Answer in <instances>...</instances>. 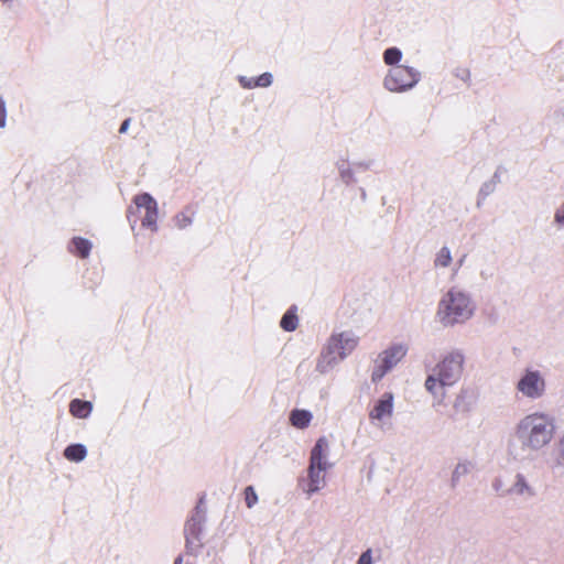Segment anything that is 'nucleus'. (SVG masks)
<instances>
[{"instance_id": "nucleus-12", "label": "nucleus", "mask_w": 564, "mask_h": 564, "mask_svg": "<svg viewBox=\"0 0 564 564\" xmlns=\"http://www.w3.org/2000/svg\"><path fill=\"white\" fill-rule=\"evenodd\" d=\"M503 494L530 499L535 496L536 491L528 478L523 474L518 473L516 474L510 487L506 489Z\"/></svg>"}, {"instance_id": "nucleus-13", "label": "nucleus", "mask_w": 564, "mask_h": 564, "mask_svg": "<svg viewBox=\"0 0 564 564\" xmlns=\"http://www.w3.org/2000/svg\"><path fill=\"white\" fill-rule=\"evenodd\" d=\"M344 360V357L339 355L337 349H335L329 341H327V345L323 349L317 364H316V370L319 373H327L333 368H335L340 361Z\"/></svg>"}, {"instance_id": "nucleus-14", "label": "nucleus", "mask_w": 564, "mask_h": 564, "mask_svg": "<svg viewBox=\"0 0 564 564\" xmlns=\"http://www.w3.org/2000/svg\"><path fill=\"white\" fill-rule=\"evenodd\" d=\"M312 419L313 414L310 411L303 409H295L291 411L289 417L292 426L300 430L306 429L310 425Z\"/></svg>"}, {"instance_id": "nucleus-35", "label": "nucleus", "mask_w": 564, "mask_h": 564, "mask_svg": "<svg viewBox=\"0 0 564 564\" xmlns=\"http://www.w3.org/2000/svg\"><path fill=\"white\" fill-rule=\"evenodd\" d=\"M174 564H182V558L181 557H177L174 562Z\"/></svg>"}, {"instance_id": "nucleus-24", "label": "nucleus", "mask_w": 564, "mask_h": 564, "mask_svg": "<svg viewBox=\"0 0 564 564\" xmlns=\"http://www.w3.org/2000/svg\"><path fill=\"white\" fill-rule=\"evenodd\" d=\"M174 225L177 229L180 230H183L185 228H187L188 226L192 225L193 223V215L189 214L188 212L184 210V212H181L178 213L175 217H174Z\"/></svg>"}, {"instance_id": "nucleus-29", "label": "nucleus", "mask_w": 564, "mask_h": 564, "mask_svg": "<svg viewBox=\"0 0 564 564\" xmlns=\"http://www.w3.org/2000/svg\"><path fill=\"white\" fill-rule=\"evenodd\" d=\"M496 184L497 182L495 180L484 183L480 187L479 194L485 197L490 195L495 191Z\"/></svg>"}, {"instance_id": "nucleus-16", "label": "nucleus", "mask_w": 564, "mask_h": 564, "mask_svg": "<svg viewBox=\"0 0 564 564\" xmlns=\"http://www.w3.org/2000/svg\"><path fill=\"white\" fill-rule=\"evenodd\" d=\"M93 410V405L88 401H82L79 399H75L69 404L70 413L79 419L87 417Z\"/></svg>"}, {"instance_id": "nucleus-19", "label": "nucleus", "mask_w": 564, "mask_h": 564, "mask_svg": "<svg viewBox=\"0 0 564 564\" xmlns=\"http://www.w3.org/2000/svg\"><path fill=\"white\" fill-rule=\"evenodd\" d=\"M133 203L137 208H143L145 212L158 205L155 199L148 193L137 195Z\"/></svg>"}, {"instance_id": "nucleus-31", "label": "nucleus", "mask_w": 564, "mask_h": 564, "mask_svg": "<svg viewBox=\"0 0 564 564\" xmlns=\"http://www.w3.org/2000/svg\"><path fill=\"white\" fill-rule=\"evenodd\" d=\"M468 473V465L465 463L457 464L453 470V480H457L459 477Z\"/></svg>"}, {"instance_id": "nucleus-8", "label": "nucleus", "mask_w": 564, "mask_h": 564, "mask_svg": "<svg viewBox=\"0 0 564 564\" xmlns=\"http://www.w3.org/2000/svg\"><path fill=\"white\" fill-rule=\"evenodd\" d=\"M186 547L192 554H196L203 546V523L199 516L192 517L185 524Z\"/></svg>"}, {"instance_id": "nucleus-32", "label": "nucleus", "mask_w": 564, "mask_h": 564, "mask_svg": "<svg viewBox=\"0 0 564 564\" xmlns=\"http://www.w3.org/2000/svg\"><path fill=\"white\" fill-rule=\"evenodd\" d=\"M6 118H7L6 102L2 98H0V128L6 127Z\"/></svg>"}, {"instance_id": "nucleus-11", "label": "nucleus", "mask_w": 564, "mask_h": 564, "mask_svg": "<svg viewBox=\"0 0 564 564\" xmlns=\"http://www.w3.org/2000/svg\"><path fill=\"white\" fill-rule=\"evenodd\" d=\"M344 359L352 352L358 345V337L350 330L334 334L328 339Z\"/></svg>"}, {"instance_id": "nucleus-30", "label": "nucleus", "mask_w": 564, "mask_h": 564, "mask_svg": "<svg viewBox=\"0 0 564 564\" xmlns=\"http://www.w3.org/2000/svg\"><path fill=\"white\" fill-rule=\"evenodd\" d=\"M238 82L245 89H253L257 87L256 85V78L247 77V76H239Z\"/></svg>"}, {"instance_id": "nucleus-9", "label": "nucleus", "mask_w": 564, "mask_h": 564, "mask_svg": "<svg viewBox=\"0 0 564 564\" xmlns=\"http://www.w3.org/2000/svg\"><path fill=\"white\" fill-rule=\"evenodd\" d=\"M326 471L327 469L307 467V477L306 479H302L300 482L302 485L303 492L307 498H311L313 495L319 492L326 487Z\"/></svg>"}, {"instance_id": "nucleus-1", "label": "nucleus", "mask_w": 564, "mask_h": 564, "mask_svg": "<svg viewBox=\"0 0 564 564\" xmlns=\"http://www.w3.org/2000/svg\"><path fill=\"white\" fill-rule=\"evenodd\" d=\"M556 434V421L544 411H534L520 417L506 443V455L510 462L523 463L533 454L547 448Z\"/></svg>"}, {"instance_id": "nucleus-33", "label": "nucleus", "mask_w": 564, "mask_h": 564, "mask_svg": "<svg viewBox=\"0 0 564 564\" xmlns=\"http://www.w3.org/2000/svg\"><path fill=\"white\" fill-rule=\"evenodd\" d=\"M357 564H372V558H371V551L370 550H367L366 552H364Z\"/></svg>"}, {"instance_id": "nucleus-28", "label": "nucleus", "mask_w": 564, "mask_h": 564, "mask_svg": "<svg viewBox=\"0 0 564 564\" xmlns=\"http://www.w3.org/2000/svg\"><path fill=\"white\" fill-rule=\"evenodd\" d=\"M273 82V75L271 73H263L256 78L257 87L265 88L269 87Z\"/></svg>"}, {"instance_id": "nucleus-27", "label": "nucleus", "mask_w": 564, "mask_h": 564, "mask_svg": "<svg viewBox=\"0 0 564 564\" xmlns=\"http://www.w3.org/2000/svg\"><path fill=\"white\" fill-rule=\"evenodd\" d=\"M245 501L249 509L253 508L258 502V495L253 487L248 486L245 489Z\"/></svg>"}, {"instance_id": "nucleus-7", "label": "nucleus", "mask_w": 564, "mask_h": 564, "mask_svg": "<svg viewBox=\"0 0 564 564\" xmlns=\"http://www.w3.org/2000/svg\"><path fill=\"white\" fill-rule=\"evenodd\" d=\"M394 413V395L392 392L382 393L369 410L370 423L380 430L390 426Z\"/></svg>"}, {"instance_id": "nucleus-34", "label": "nucleus", "mask_w": 564, "mask_h": 564, "mask_svg": "<svg viewBox=\"0 0 564 564\" xmlns=\"http://www.w3.org/2000/svg\"><path fill=\"white\" fill-rule=\"evenodd\" d=\"M129 124H130V120H129V119L124 120V121L121 123V127H120V129H119V132H120V133L126 132V131L128 130V128H129Z\"/></svg>"}, {"instance_id": "nucleus-23", "label": "nucleus", "mask_w": 564, "mask_h": 564, "mask_svg": "<svg viewBox=\"0 0 564 564\" xmlns=\"http://www.w3.org/2000/svg\"><path fill=\"white\" fill-rule=\"evenodd\" d=\"M281 327L286 332L295 330L297 327V317L292 311H288L280 322Z\"/></svg>"}, {"instance_id": "nucleus-15", "label": "nucleus", "mask_w": 564, "mask_h": 564, "mask_svg": "<svg viewBox=\"0 0 564 564\" xmlns=\"http://www.w3.org/2000/svg\"><path fill=\"white\" fill-rule=\"evenodd\" d=\"M550 463L553 468L564 469V433L553 447Z\"/></svg>"}, {"instance_id": "nucleus-2", "label": "nucleus", "mask_w": 564, "mask_h": 564, "mask_svg": "<svg viewBox=\"0 0 564 564\" xmlns=\"http://www.w3.org/2000/svg\"><path fill=\"white\" fill-rule=\"evenodd\" d=\"M465 368V354L460 349L446 352L425 379V390L431 394L433 404H442L447 389L462 378Z\"/></svg>"}, {"instance_id": "nucleus-26", "label": "nucleus", "mask_w": 564, "mask_h": 564, "mask_svg": "<svg viewBox=\"0 0 564 564\" xmlns=\"http://www.w3.org/2000/svg\"><path fill=\"white\" fill-rule=\"evenodd\" d=\"M470 397V392L468 390H460L458 395L456 397V400L454 402V408L462 412V411H468L470 408V404L466 402V399Z\"/></svg>"}, {"instance_id": "nucleus-22", "label": "nucleus", "mask_w": 564, "mask_h": 564, "mask_svg": "<svg viewBox=\"0 0 564 564\" xmlns=\"http://www.w3.org/2000/svg\"><path fill=\"white\" fill-rule=\"evenodd\" d=\"M158 219V205L145 212V215L142 219V226L148 227L151 230L155 231L158 229L156 226Z\"/></svg>"}, {"instance_id": "nucleus-6", "label": "nucleus", "mask_w": 564, "mask_h": 564, "mask_svg": "<svg viewBox=\"0 0 564 564\" xmlns=\"http://www.w3.org/2000/svg\"><path fill=\"white\" fill-rule=\"evenodd\" d=\"M408 346L401 343L393 344L378 355L371 373L373 382L380 381L390 372L406 355Z\"/></svg>"}, {"instance_id": "nucleus-10", "label": "nucleus", "mask_w": 564, "mask_h": 564, "mask_svg": "<svg viewBox=\"0 0 564 564\" xmlns=\"http://www.w3.org/2000/svg\"><path fill=\"white\" fill-rule=\"evenodd\" d=\"M329 442L326 437H319L311 451L310 467L330 469L333 464L328 460Z\"/></svg>"}, {"instance_id": "nucleus-4", "label": "nucleus", "mask_w": 564, "mask_h": 564, "mask_svg": "<svg viewBox=\"0 0 564 564\" xmlns=\"http://www.w3.org/2000/svg\"><path fill=\"white\" fill-rule=\"evenodd\" d=\"M514 389L527 400H540L546 393V379L540 370L527 368L520 373Z\"/></svg>"}, {"instance_id": "nucleus-20", "label": "nucleus", "mask_w": 564, "mask_h": 564, "mask_svg": "<svg viewBox=\"0 0 564 564\" xmlns=\"http://www.w3.org/2000/svg\"><path fill=\"white\" fill-rule=\"evenodd\" d=\"M402 58V52L397 47H390L383 53V61L387 65L392 67L400 66L399 63Z\"/></svg>"}, {"instance_id": "nucleus-21", "label": "nucleus", "mask_w": 564, "mask_h": 564, "mask_svg": "<svg viewBox=\"0 0 564 564\" xmlns=\"http://www.w3.org/2000/svg\"><path fill=\"white\" fill-rule=\"evenodd\" d=\"M552 225L557 231L564 232V200L554 209Z\"/></svg>"}, {"instance_id": "nucleus-3", "label": "nucleus", "mask_w": 564, "mask_h": 564, "mask_svg": "<svg viewBox=\"0 0 564 564\" xmlns=\"http://www.w3.org/2000/svg\"><path fill=\"white\" fill-rule=\"evenodd\" d=\"M476 302L471 294L459 286H452L445 292L436 307V319L444 327L463 325L476 313Z\"/></svg>"}, {"instance_id": "nucleus-25", "label": "nucleus", "mask_w": 564, "mask_h": 564, "mask_svg": "<svg viewBox=\"0 0 564 564\" xmlns=\"http://www.w3.org/2000/svg\"><path fill=\"white\" fill-rule=\"evenodd\" d=\"M73 243L75 246L76 252L82 258L88 257L90 249H91L90 241H88L87 239H83V238H74Z\"/></svg>"}, {"instance_id": "nucleus-5", "label": "nucleus", "mask_w": 564, "mask_h": 564, "mask_svg": "<svg viewBox=\"0 0 564 564\" xmlns=\"http://www.w3.org/2000/svg\"><path fill=\"white\" fill-rule=\"evenodd\" d=\"M420 73L405 65L391 67L383 78V87L391 93H403L420 82Z\"/></svg>"}, {"instance_id": "nucleus-17", "label": "nucleus", "mask_w": 564, "mask_h": 564, "mask_svg": "<svg viewBox=\"0 0 564 564\" xmlns=\"http://www.w3.org/2000/svg\"><path fill=\"white\" fill-rule=\"evenodd\" d=\"M64 456L70 462L79 463L86 458L87 449L82 444H73L65 448Z\"/></svg>"}, {"instance_id": "nucleus-18", "label": "nucleus", "mask_w": 564, "mask_h": 564, "mask_svg": "<svg viewBox=\"0 0 564 564\" xmlns=\"http://www.w3.org/2000/svg\"><path fill=\"white\" fill-rule=\"evenodd\" d=\"M453 262L451 249L446 246L442 247L435 254L434 267L437 269L449 268Z\"/></svg>"}]
</instances>
